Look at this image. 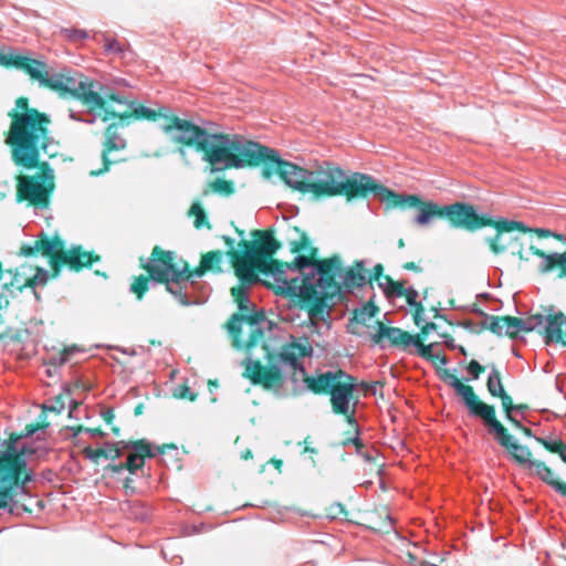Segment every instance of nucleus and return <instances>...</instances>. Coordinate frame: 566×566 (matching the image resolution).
Segmentation results:
<instances>
[{"label": "nucleus", "instance_id": "1a4fd4ad", "mask_svg": "<svg viewBox=\"0 0 566 566\" xmlns=\"http://www.w3.org/2000/svg\"><path fill=\"white\" fill-rule=\"evenodd\" d=\"M144 268L153 281L165 282L166 290L181 305L188 306L201 302L193 294L197 283L189 280L187 264L182 260L177 262V255L174 252L155 247Z\"/></svg>", "mask_w": 566, "mask_h": 566}, {"label": "nucleus", "instance_id": "aec40b11", "mask_svg": "<svg viewBox=\"0 0 566 566\" xmlns=\"http://www.w3.org/2000/svg\"><path fill=\"white\" fill-rule=\"evenodd\" d=\"M491 226L497 230L495 238L489 240V244L494 253L504 252L507 248V244L502 240L503 232H512L514 230L522 232L531 231V229L526 228L522 222L507 219L492 220Z\"/></svg>", "mask_w": 566, "mask_h": 566}, {"label": "nucleus", "instance_id": "4468645a", "mask_svg": "<svg viewBox=\"0 0 566 566\" xmlns=\"http://www.w3.org/2000/svg\"><path fill=\"white\" fill-rule=\"evenodd\" d=\"M17 196L19 200H28L34 205L48 202L49 192L54 188L53 170L43 165L42 172L33 176L18 177Z\"/></svg>", "mask_w": 566, "mask_h": 566}, {"label": "nucleus", "instance_id": "ea45409f", "mask_svg": "<svg viewBox=\"0 0 566 566\" xmlns=\"http://www.w3.org/2000/svg\"><path fill=\"white\" fill-rule=\"evenodd\" d=\"M535 440L541 443L546 450L557 453L562 451V447H564L565 442L562 439L557 438H544V437H535Z\"/></svg>", "mask_w": 566, "mask_h": 566}, {"label": "nucleus", "instance_id": "dca6fc26", "mask_svg": "<svg viewBox=\"0 0 566 566\" xmlns=\"http://www.w3.org/2000/svg\"><path fill=\"white\" fill-rule=\"evenodd\" d=\"M441 379L444 381V384L453 388L455 394L461 397L470 416L480 418L482 420L485 416L493 411V406L479 401L473 388L461 382L452 371L444 370L441 375Z\"/></svg>", "mask_w": 566, "mask_h": 566}, {"label": "nucleus", "instance_id": "f03ea898", "mask_svg": "<svg viewBox=\"0 0 566 566\" xmlns=\"http://www.w3.org/2000/svg\"><path fill=\"white\" fill-rule=\"evenodd\" d=\"M106 108L111 112L108 120L119 117L157 123L167 137L175 144L195 147L203 154L202 159L209 164H224L226 159H233L226 156V147L230 142L226 134L212 132L210 128H202L192 122L171 114L166 106L149 107L134 101H126L122 95L116 94L108 86H101Z\"/></svg>", "mask_w": 566, "mask_h": 566}, {"label": "nucleus", "instance_id": "0eeeda50", "mask_svg": "<svg viewBox=\"0 0 566 566\" xmlns=\"http://www.w3.org/2000/svg\"><path fill=\"white\" fill-rule=\"evenodd\" d=\"M167 451L177 453L178 450L174 446L155 448L146 440L129 442H105L101 448L94 449L86 447L83 450L84 455L93 462H98L101 458L109 460L106 471L114 474L122 473L127 470L130 474H136L143 469L146 458L157 455L164 457Z\"/></svg>", "mask_w": 566, "mask_h": 566}, {"label": "nucleus", "instance_id": "79ce46f5", "mask_svg": "<svg viewBox=\"0 0 566 566\" xmlns=\"http://www.w3.org/2000/svg\"><path fill=\"white\" fill-rule=\"evenodd\" d=\"M526 468L532 470V473L535 474L538 479H541L543 474L549 469L545 462L536 460H532Z\"/></svg>", "mask_w": 566, "mask_h": 566}, {"label": "nucleus", "instance_id": "5fc2aeb1", "mask_svg": "<svg viewBox=\"0 0 566 566\" xmlns=\"http://www.w3.org/2000/svg\"><path fill=\"white\" fill-rule=\"evenodd\" d=\"M432 345H426L422 349V353L419 355L422 358H430L432 356Z\"/></svg>", "mask_w": 566, "mask_h": 566}, {"label": "nucleus", "instance_id": "ddd939ff", "mask_svg": "<svg viewBox=\"0 0 566 566\" xmlns=\"http://www.w3.org/2000/svg\"><path fill=\"white\" fill-rule=\"evenodd\" d=\"M234 272L240 279V285L251 286L258 282V276L254 273L259 270L266 276H272L274 280V289L277 294V274H283L285 277H291L296 272L293 263L282 264L276 260H261L258 253L253 252L248 245L242 256H237L234 261Z\"/></svg>", "mask_w": 566, "mask_h": 566}, {"label": "nucleus", "instance_id": "6e6d98bb", "mask_svg": "<svg viewBox=\"0 0 566 566\" xmlns=\"http://www.w3.org/2000/svg\"><path fill=\"white\" fill-rule=\"evenodd\" d=\"M180 397L189 398L190 400H195V396L192 395V392L190 391V389L188 387H185L182 389V391L180 392Z\"/></svg>", "mask_w": 566, "mask_h": 566}, {"label": "nucleus", "instance_id": "69168bd1", "mask_svg": "<svg viewBox=\"0 0 566 566\" xmlns=\"http://www.w3.org/2000/svg\"><path fill=\"white\" fill-rule=\"evenodd\" d=\"M524 432H525V434H526V436H532V431H531V429H528V428H525V429H524Z\"/></svg>", "mask_w": 566, "mask_h": 566}, {"label": "nucleus", "instance_id": "4be33fe9", "mask_svg": "<svg viewBox=\"0 0 566 566\" xmlns=\"http://www.w3.org/2000/svg\"><path fill=\"white\" fill-rule=\"evenodd\" d=\"M19 69L28 73L31 76V78L39 82L41 86H45L48 82L46 80L49 78L51 73V71L44 62L30 59L24 55L22 57Z\"/></svg>", "mask_w": 566, "mask_h": 566}, {"label": "nucleus", "instance_id": "de8ad7c7", "mask_svg": "<svg viewBox=\"0 0 566 566\" xmlns=\"http://www.w3.org/2000/svg\"><path fill=\"white\" fill-rule=\"evenodd\" d=\"M44 408L55 412H61L64 410L65 403L64 401H62L61 397H59L56 400L51 401L49 405H45Z\"/></svg>", "mask_w": 566, "mask_h": 566}, {"label": "nucleus", "instance_id": "a19ab883", "mask_svg": "<svg viewBox=\"0 0 566 566\" xmlns=\"http://www.w3.org/2000/svg\"><path fill=\"white\" fill-rule=\"evenodd\" d=\"M49 280V272L42 268H36L35 274L27 279L24 286L36 287L44 285Z\"/></svg>", "mask_w": 566, "mask_h": 566}, {"label": "nucleus", "instance_id": "052dcab7", "mask_svg": "<svg viewBox=\"0 0 566 566\" xmlns=\"http://www.w3.org/2000/svg\"><path fill=\"white\" fill-rule=\"evenodd\" d=\"M563 462L566 463V443L562 447V451L557 452Z\"/></svg>", "mask_w": 566, "mask_h": 566}, {"label": "nucleus", "instance_id": "20e7f679", "mask_svg": "<svg viewBox=\"0 0 566 566\" xmlns=\"http://www.w3.org/2000/svg\"><path fill=\"white\" fill-rule=\"evenodd\" d=\"M230 140L226 147V156L233 159H226L224 164H212L213 170H223L227 168H242L245 165H256L260 163H275L276 171L282 180L291 188L301 192H308L310 172L289 161L279 158L277 151L262 146L259 143L247 139L239 134H226Z\"/></svg>", "mask_w": 566, "mask_h": 566}, {"label": "nucleus", "instance_id": "e433bc0d", "mask_svg": "<svg viewBox=\"0 0 566 566\" xmlns=\"http://www.w3.org/2000/svg\"><path fill=\"white\" fill-rule=\"evenodd\" d=\"M539 480L549 485L552 489H554L555 492L559 493L560 495H566V483L558 481L555 478V474L551 468L543 474V476Z\"/></svg>", "mask_w": 566, "mask_h": 566}, {"label": "nucleus", "instance_id": "a18cd8bd", "mask_svg": "<svg viewBox=\"0 0 566 566\" xmlns=\"http://www.w3.org/2000/svg\"><path fill=\"white\" fill-rule=\"evenodd\" d=\"M213 191L216 192H224V193H229L232 191V186L229 181L224 180V179H216L212 185H211Z\"/></svg>", "mask_w": 566, "mask_h": 566}, {"label": "nucleus", "instance_id": "f3484780", "mask_svg": "<svg viewBox=\"0 0 566 566\" xmlns=\"http://www.w3.org/2000/svg\"><path fill=\"white\" fill-rule=\"evenodd\" d=\"M356 387L355 378L343 371L329 392L334 413L348 415L350 412L353 394Z\"/></svg>", "mask_w": 566, "mask_h": 566}, {"label": "nucleus", "instance_id": "bf43d9fd", "mask_svg": "<svg viewBox=\"0 0 566 566\" xmlns=\"http://www.w3.org/2000/svg\"><path fill=\"white\" fill-rule=\"evenodd\" d=\"M534 231L538 234V237L552 235V232L549 230H546V229H535Z\"/></svg>", "mask_w": 566, "mask_h": 566}, {"label": "nucleus", "instance_id": "f704fd0d", "mask_svg": "<svg viewBox=\"0 0 566 566\" xmlns=\"http://www.w3.org/2000/svg\"><path fill=\"white\" fill-rule=\"evenodd\" d=\"M188 213L189 216L195 217L193 226L197 229H200L202 227L210 228L206 213L199 202L192 203Z\"/></svg>", "mask_w": 566, "mask_h": 566}, {"label": "nucleus", "instance_id": "393cba45", "mask_svg": "<svg viewBox=\"0 0 566 566\" xmlns=\"http://www.w3.org/2000/svg\"><path fill=\"white\" fill-rule=\"evenodd\" d=\"M102 41L104 42V51L108 55L119 57L122 60L132 59L133 51L127 41H118L109 36L107 33H101Z\"/></svg>", "mask_w": 566, "mask_h": 566}, {"label": "nucleus", "instance_id": "680f3d73", "mask_svg": "<svg viewBox=\"0 0 566 566\" xmlns=\"http://www.w3.org/2000/svg\"><path fill=\"white\" fill-rule=\"evenodd\" d=\"M69 353L67 350H65L61 357H60V364H65L67 360H69V357H67Z\"/></svg>", "mask_w": 566, "mask_h": 566}, {"label": "nucleus", "instance_id": "49530a36", "mask_svg": "<svg viewBox=\"0 0 566 566\" xmlns=\"http://www.w3.org/2000/svg\"><path fill=\"white\" fill-rule=\"evenodd\" d=\"M403 296L406 297V301L410 306H415V307L421 306L420 303L417 302V298L419 296L418 291L415 290L413 287H411V286L407 287L403 293Z\"/></svg>", "mask_w": 566, "mask_h": 566}, {"label": "nucleus", "instance_id": "a211bd4d", "mask_svg": "<svg viewBox=\"0 0 566 566\" xmlns=\"http://www.w3.org/2000/svg\"><path fill=\"white\" fill-rule=\"evenodd\" d=\"M536 316L541 317L542 322L537 331L543 333L545 343L566 346V316L560 312L536 314Z\"/></svg>", "mask_w": 566, "mask_h": 566}, {"label": "nucleus", "instance_id": "cd10ccee", "mask_svg": "<svg viewBox=\"0 0 566 566\" xmlns=\"http://www.w3.org/2000/svg\"><path fill=\"white\" fill-rule=\"evenodd\" d=\"M60 261V264H69L73 269L90 265L92 263V255L87 252H82L80 249H72L70 251H63L56 253L55 262Z\"/></svg>", "mask_w": 566, "mask_h": 566}, {"label": "nucleus", "instance_id": "5701e85b", "mask_svg": "<svg viewBox=\"0 0 566 566\" xmlns=\"http://www.w3.org/2000/svg\"><path fill=\"white\" fill-rule=\"evenodd\" d=\"M531 251L535 255H537L542 259V261L538 265V270L541 273L551 272L553 269H555L558 265L562 269V274L565 275L566 251L564 253L546 254L542 250L535 248L534 245L531 247Z\"/></svg>", "mask_w": 566, "mask_h": 566}, {"label": "nucleus", "instance_id": "6ab92c4d", "mask_svg": "<svg viewBox=\"0 0 566 566\" xmlns=\"http://www.w3.org/2000/svg\"><path fill=\"white\" fill-rule=\"evenodd\" d=\"M60 242L50 241L48 238L36 240L33 245H23L21 248V254L30 256L34 254L51 255V265L55 273L59 272L60 261L55 262L56 253H61Z\"/></svg>", "mask_w": 566, "mask_h": 566}, {"label": "nucleus", "instance_id": "4c0bfd02", "mask_svg": "<svg viewBox=\"0 0 566 566\" xmlns=\"http://www.w3.org/2000/svg\"><path fill=\"white\" fill-rule=\"evenodd\" d=\"M149 285L150 280L145 275H139L134 279L129 290L140 300L143 295L148 291Z\"/></svg>", "mask_w": 566, "mask_h": 566}, {"label": "nucleus", "instance_id": "473e14b6", "mask_svg": "<svg viewBox=\"0 0 566 566\" xmlns=\"http://www.w3.org/2000/svg\"><path fill=\"white\" fill-rule=\"evenodd\" d=\"M251 286L248 285H239L231 289V294L238 302V306L241 311H249L250 298L248 295V291Z\"/></svg>", "mask_w": 566, "mask_h": 566}, {"label": "nucleus", "instance_id": "7c9ffc66", "mask_svg": "<svg viewBox=\"0 0 566 566\" xmlns=\"http://www.w3.org/2000/svg\"><path fill=\"white\" fill-rule=\"evenodd\" d=\"M483 316L482 326L492 333L501 336L504 333V317L493 316L481 312Z\"/></svg>", "mask_w": 566, "mask_h": 566}, {"label": "nucleus", "instance_id": "13d9d810", "mask_svg": "<svg viewBox=\"0 0 566 566\" xmlns=\"http://www.w3.org/2000/svg\"><path fill=\"white\" fill-rule=\"evenodd\" d=\"M403 269L412 270V271H420V268L413 262H408V263L403 264Z\"/></svg>", "mask_w": 566, "mask_h": 566}, {"label": "nucleus", "instance_id": "4d7b16f0", "mask_svg": "<svg viewBox=\"0 0 566 566\" xmlns=\"http://www.w3.org/2000/svg\"><path fill=\"white\" fill-rule=\"evenodd\" d=\"M436 328L434 323H427L424 326H422L421 331L423 334H428L431 329Z\"/></svg>", "mask_w": 566, "mask_h": 566}, {"label": "nucleus", "instance_id": "c756f323", "mask_svg": "<svg viewBox=\"0 0 566 566\" xmlns=\"http://www.w3.org/2000/svg\"><path fill=\"white\" fill-rule=\"evenodd\" d=\"M486 388L492 397L505 390L502 384L501 373L494 364L490 366Z\"/></svg>", "mask_w": 566, "mask_h": 566}, {"label": "nucleus", "instance_id": "f8f14e48", "mask_svg": "<svg viewBox=\"0 0 566 566\" xmlns=\"http://www.w3.org/2000/svg\"><path fill=\"white\" fill-rule=\"evenodd\" d=\"M365 262L358 261L354 266L344 269L339 258L315 262L310 260V274L317 277L318 294H337L342 289L350 291L370 283V276L365 274Z\"/></svg>", "mask_w": 566, "mask_h": 566}, {"label": "nucleus", "instance_id": "0e129e2a", "mask_svg": "<svg viewBox=\"0 0 566 566\" xmlns=\"http://www.w3.org/2000/svg\"><path fill=\"white\" fill-rule=\"evenodd\" d=\"M459 352H460L462 355L467 356V350H465V348H464V347L460 346V347H459Z\"/></svg>", "mask_w": 566, "mask_h": 566}, {"label": "nucleus", "instance_id": "39448f33", "mask_svg": "<svg viewBox=\"0 0 566 566\" xmlns=\"http://www.w3.org/2000/svg\"><path fill=\"white\" fill-rule=\"evenodd\" d=\"M308 192L321 196L346 195L348 199L354 197H375L391 202L396 193L388 188L377 184L369 175L356 172L347 176L339 167L324 163L310 172Z\"/></svg>", "mask_w": 566, "mask_h": 566}, {"label": "nucleus", "instance_id": "f257e3e1", "mask_svg": "<svg viewBox=\"0 0 566 566\" xmlns=\"http://www.w3.org/2000/svg\"><path fill=\"white\" fill-rule=\"evenodd\" d=\"M237 348H244L249 353L253 347L261 345L266 353L265 364L247 357L244 377L253 384L261 385L266 390L280 392L286 377L292 374L293 380L302 379L306 388L315 394L331 392L343 370L326 371L317 377H310L301 361L312 356L313 347L307 337H291V340L276 352H269L263 344V329L256 315L233 314L227 324Z\"/></svg>", "mask_w": 566, "mask_h": 566}, {"label": "nucleus", "instance_id": "09e8293b", "mask_svg": "<svg viewBox=\"0 0 566 566\" xmlns=\"http://www.w3.org/2000/svg\"><path fill=\"white\" fill-rule=\"evenodd\" d=\"M81 432L88 434L91 438L103 437L105 434L101 429H91V428L78 427L75 432V436H77Z\"/></svg>", "mask_w": 566, "mask_h": 566}, {"label": "nucleus", "instance_id": "7ed1b4c3", "mask_svg": "<svg viewBox=\"0 0 566 566\" xmlns=\"http://www.w3.org/2000/svg\"><path fill=\"white\" fill-rule=\"evenodd\" d=\"M9 116L11 123L6 143L18 166L31 169L39 165L42 153L49 157L57 154V144L49 130L50 116L30 107L28 98H18Z\"/></svg>", "mask_w": 566, "mask_h": 566}, {"label": "nucleus", "instance_id": "423d86ee", "mask_svg": "<svg viewBox=\"0 0 566 566\" xmlns=\"http://www.w3.org/2000/svg\"><path fill=\"white\" fill-rule=\"evenodd\" d=\"M296 272L291 277L277 274V294L289 297H297L304 302L313 301L308 306L307 315L313 333L323 335L331 328V310L326 302L327 298L335 294H318L317 277L310 274L307 269L310 259L304 255H297L294 259Z\"/></svg>", "mask_w": 566, "mask_h": 566}, {"label": "nucleus", "instance_id": "603ef678", "mask_svg": "<svg viewBox=\"0 0 566 566\" xmlns=\"http://www.w3.org/2000/svg\"><path fill=\"white\" fill-rule=\"evenodd\" d=\"M422 315H423V308L421 306L416 307L415 322L417 325H420L421 322L423 321Z\"/></svg>", "mask_w": 566, "mask_h": 566}, {"label": "nucleus", "instance_id": "338daca9", "mask_svg": "<svg viewBox=\"0 0 566 566\" xmlns=\"http://www.w3.org/2000/svg\"><path fill=\"white\" fill-rule=\"evenodd\" d=\"M130 482H132V479L127 478L125 480V486L128 488Z\"/></svg>", "mask_w": 566, "mask_h": 566}, {"label": "nucleus", "instance_id": "c9c22d12", "mask_svg": "<svg viewBox=\"0 0 566 566\" xmlns=\"http://www.w3.org/2000/svg\"><path fill=\"white\" fill-rule=\"evenodd\" d=\"M385 285L381 286L387 296L400 297L403 296L406 291V286L401 282H394L389 279V276H385Z\"/></svg>", "mask_w": 566, "mask_h": 566}, {"label": "nucleus", "instance_id": "c85d7f7f", "mask_svg": "<svg viewBox=\"0 0 566 566\" xmlns=\"http://www.w3.org/2000/svg\"><path fill=\"white\" fill-rule=\"evenodd\" d=\"M253 252L258 253L261 260H269L279 248L280 244L272 235H265L260 243L249 247Z\"/></svg>", "mask_w": 566, "mask_h": 566}, {"label": "nucleus", "instance_id": "6e6552de", "mask_svg": "<svg viewBox=\"0 0 566 566\" xmlns=\"http://www.w3.org/2000/svg\"><path fill=\"white\" fill-rule=\"evenodd\" d=\"M395 206H408L418 209L415 222L419 226H428L434 218L447 217L455 228L475 231L492 224L489 214H479L473 206L464 202H455L439 206L433 201H422L416 195H398L391 201Z\"/></svg>", "mask_w": 566, "mask_h": 566}, {"label": "nucleus", "instance_id": "a878e982", "mask_svg": "<svg viewBox=\"0 0 566 566\" xmlns=\"http://www.w3.org/2000/svg\"><path fill=\"white\" fill-rule=\"evenodd\" d=\"M377 337L387 338L391 345L401 346L407 348L410 346V343H413V336L408 332H405L398 327H387L382 324H379L378 335Z\"/></svg>", "mask_w": 566, "mask_h": 566}, {"label": "nucleus", "instance_id": "58836bf2", "mask_svg": "<svg viewBox=\"0 0 566 566\" xmlns=\"http://www.w3.org/2000/svg\"><path fill=\"white\" fill-rule=\"evenodd\" d=\"M495 397L501 399L502 407L506 413V418L517 424L518 422L513 417V411H515L517 407L513 405L512 397L505 390L496 395Z\"/></svg>", "mask_w": 566, "mask_h": 566}, {"label": "nucleus", "instance_id": "9d476101", "mask_svg": "<svg viewBox=\"0 0 566 566\" xmlns=\"http://www.w3.org/2000/svg\"><path fill=\"white\" fill-rule=\"evenodd\" d=\"M44 433V427H36L9 443L0 442V509L9 506L13 500L12 492L18 486L20 467L25 463V457L38 451L28 446V439L35 437L39 440Z\"/></svg>", "mask_w": 566, "mask_h": 566}, {"label": "nucleus", "instance_id": "412c9836", "mask_svg": "<svg viewBox=\"0 0 566 566\" xmlns=\"http://www.w3.org/2000/svg\"><path fill=\"white\" fill-rule=\"evenodd\" d=\"M541 317L536 314L526 318L504 316V332L506 335L514 337L520 332H532L539 328Z\"/></svg>", "mask_w": 566, "mask_h": 566}, {"label": "nucleus", "instance_id": "72a5a7b5", "mask_svg": "<svg viewBox=\"0 0 566 566\" xmlns=\"http://www.w3.org/2000/svg\"><path fill=\"white\" fill-rule=\"evenodd\" d=\"M60 34L64 40L72 43H76L78 41L86 40L90 38V34L86 30L76 28H62L60 30Z\"/></svg>", "mask_w": 566, "mask_h": 566}, {"label": "nucleus", "instance_id": "bb28decb", "mask_svg": "<svg viewBox=\"0 0 566 566\" xmlns=\"http://www.w3.org/2000/svg\"><path fill=\"white\" fill-rule=\"evenodd\" d=\"M126 147V140L118 133V127L116 125H109L105 132V143L103 149V160L105 165V170L107 169L108 154L112 150H120Z\"/></svg>", "mask_w": 566, "mask_h": 566}, {"label": "nucleus", "instance_id": "864d4df0", "mask_svg": "<svg viewBox=\"0 0 566 566\" xmlns=\"http://www.w3.org/2000/svg\"><path fill=\"white\" fill-rule=\"evenodd\" d=\"M410 346H415L417 348L418 355L422 353V349L426 345H423L418 337L413 336V343H410Z\"/></svg>", "mask_w": 566, "mask_h": 566}, {"label": "nucleus", "instance_id": "2eb2a0df", "mask_svg": "<svg viewBox=\"0 0 566 566\" xmlns=\"http://www.w3.org/2000/svg\"><path fill=\"white\" fill-rule=\"evenodd\" d=\"M482 421L489 428V432L494 434L497 443L509 451L513 460L517 464L526 468L532 461V451L526 446L517 443L514 438L507 433L504 426L496 419L495 409L485 416Z\"/></svg>", "mask_w": 566, "mask_h": 566}, {"label": "nucleus", "instance_id": "8fccbe9b", "mask_svg": "<svg viewBox=\"0 0 566 566\" xmlns=\"http://www.w3.org/2000/svg\"><path fill=\"white\" fill-rule=\"evenodd\" d=\"M357 400L353 402V408H350V412L348 415H345L347 417V422L349 426H352L356 433L358 434V423L355 419V409H356Z\"/></svg>", "mask_w": 566, "mask_h": 566}, {"label": "nucleus", "instance_id": "2f4dec72", "mask_svg": "<svg viewBox=\"0 0 566 566\" xmlns=\"http://www.w3.org/2000/svg\"><path fill=\"white\" fill-rule=\"evenodd\" d=\"M23 55L19 54L13 49L0 50V65L14 66L19 69Z\"/></svg>", "mask_w": 566, "mask_h": 566}, {"label": "nucleus", "instance_id": "c03bdc74", "mask_svg": "<svg viewBox=\"0 0 566 566\" xmlns=\"http://www.w3.org/2000/svg\"><path fill=\"white\" fill-rule=\"evenodd\" d=\"M484 370V367L475 359H472L468 367H467V371L469 373V375L471 376V378L473 380H476L479 379L481 373H483Z\"/></svg>", "mask_w": 566, "mask_h": 566}, {"label": "nucleus", "instance_id": "9b49d317", "mask_svg": "<svg viewBox=\"0 0 566 566\" xmlns=\"http://www.w3.org/2000/svg\"><path fill=\"white\" fill-rule=\"evenodd\" d=\"M71 70H64L63 72L56 73L51 72L46 80L45 87H49L61 95L70 94L73 97L81 99L92 112V118L83 119L87 124H92L97 119L107 122L111 113L106 108V102L104 95L101 93L99 83L84 81L83 76H75Z\"/></svg>", "mask_w": 566, "mask_h": 566}, {"label": "nucleus", "instance_id": "774afa93", "mask_svg": "<svg viewBox=\"0 0 566 566\" xmlns=\"http://www.w3.org/2000/svg\"><path fill=\"white\" fill-rule=\"evenodd\" d=\"M516 407H517V409H516V410H524V409L526 408V406H523V405H518V406H516Z\"/></svg>", "mask_w": 566, "mask_h": 566}, {"label": "nucleus", "instance_id": "e2e57ef3", "mask_svg": "<svg viewBox=\"0 0 566 566\" xmlns=\"http://www.w3.org/2000/svg\"><path fill=\"white\" fill-rule=\"evenodd\" d=\"M447 346L450 348H455V345L453 344V339H451L450 342H447Z\"/></svg>", "mask_w": 566, "mask_h": 566}, {"label": "nucleus", "instance_id": "37998d69", "mask_svg": "<svg viewBox=\"0 0 566 566\" xmlns=\"http://www.w3.org/2000/svg\"><path fill=\"white\" fill-rule=\"evenodd\" d=\"M382 272L384 268L381 264H376L371 271L365 270V274L370 276V282L374 280L378 281L380 286L385 285V282H382L381 280H384L386 275H382Z\"/></svg>", "mask_w": 566, "mask_h": 566}, {"label": "nucleus", "instance_id": "3c124183", "mask_svg": "<svg viewBox=\"0 0 566 566\" xmlns=\"http://www.w3.org/2000/svg\"><path fill=\"white\" fill-rule=\"evenodd\" d=\"M349 443H353L355 447H356V451L359 452L360 451V448L363 447V442L361 440L359 439L358 436L354 437L353 439H348L345 444H349Z\"/></svg>", "mask_w": 566, "mask_h": 566}, {"label": "nucleus", "instance_id": "b1692460", "mask_svg": "<svg viewBox=\"0 0 566 566\" xmlns=\"http://www.w3.org/2000/svg\"><path fill=\"white\" fill-rule=\"evenodd\" d=\"M223 253L221 251H211L202 255L200 266L193 272L188 271L189 280L203 275L207 271L221 272Z\"/></svg>", "mask_w": 566, "mask_h": 566}]
</instances>
